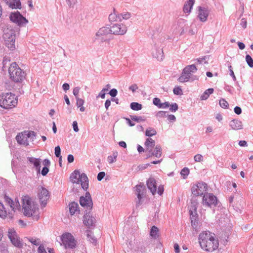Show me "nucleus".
Segmentation results:
<instances>
[{"mask_svg": "<svg viewBox=\"0 0 253 253\" xmlns=\"http://www.w3.org/2000/svg\"><path fill=\"white\" fill-rule=\"evenodd\" d=\"M201 248L205 251L212 253L219 247V241L215 234L209 231L202 232L198 237Z\"/></svg>", "mask_w": 253, "mask_h": 253, "instance_id": "1", "label": "nucleus"}, {"mask_svg": "<svg viewBox=\"0 0 253 253\" xmlns=\"http://www.w3.org/2000/svg\"><path fill=\"white\" fill-rule=\"evenodd\" d=\"M22 200L24 214L26 216H33L34 220H38L39 216L38 205L35 204L32 199L27 195L23 196Z\"/></svg>", "mask_w": 253, "mask_h": 253, "instance_id": "2", "label": "nucleus"}, {"mask_svg": "<svg viewBox=\"0 0 253 253\" xmlns=\"http://www.w3.org/2000/svg\"><path fill=\"white\" fill-rule=\"evenodd\" d=\"M8 74L11 81L16 83H22L26 78V74L16 62L12 63L8 68Z\"/></svg>", "mask_w": 253, "mask_h": 253, "instance_id": "3", "label": "nucleus"}, {"mask_svg": "<svg viewBox=\"0 0 253 253\" xmlns=\"http://www.w3.org/2000/svg\"><path fill=\"white\" fill-rule=\"evenodd\" d=\"M17 102V97L11 92L0 95V106L4 109H10L15 107Z\"/></svg>", "mask_w": 253, "mask_h": 253, "instance_id": "4", "label": "nucleus"}, {"mask_svg": "<svg viewBox=\"0 0 253 253\" xmlns=\"http://www.w3.org/2000/svg\"><path fill=\"white\" fill-rule=\"evenodd\" d=\"M3 39L4 43L10 50H14L15 49L16 35L15 31L11 28H7L4 30Z\"/></svg>", "mask_w": 253, "mask_h": 253, "instance_id": "5", "label": "nucleus"}, {"mask_svg": "<svg viewBox=\"0 0 253 253\" xmlns=\"http://www.w3.org/2000/svg\"><path fill=\"white\" fill-rule=\"evenodd\" d=\"M70 179L73 183L81 184L82 187L84 190H86L88 187V180L86 174H81L78 170H75L70 175Z\"/></svg>", "mask_w": 253, "mask_h": 253, "instance_id": "6", "label": "nucleus"}, {"mask_svg": "<svg viewBox=\"0 0 253 253\" xmlns=\"http://www.w3.org/2000/svg\"><path fill=\"white\" fill-rule=\"evenodd\" d=\"M197 70V69L194 65L187 66L184 68L181 76L178 79V81L180 83L188 82L190 78L191 74L196 72Z\"/></svg>", "mask_w": 253, "mask_h": 253, "instance_id": "7", "label": "nucleus"}, {"mask_svg": "<svg viewBox=\"0 0 253 253\" xmlns=\"http://www.w3.org/2000/svg\"><path fill=\"white\" fill-rule=\"evenodd\" d=\"M34 131L24 132L19 133L16 137L17 142L25 146L29 145V142L35 137Z\"/></svg>", "mask_w": 253, "mask_h": 253, "instance_id": "8", "label": "nucleus"}, {"mask_svg": "<svg viewBox=\"0 0 253 253\" xmlns=\"http://www.w3.org/2000/svg\"><path fill=\"white\" fill-rule=\"evenodd\" d=\"M208 189L207 184L203 182H198L194 184L191 187V192L196 196H201Z\"/></svg>", "mask_w": 253, "mask_h": 253, "instance_id": "9", "label": "nucleus"}, {"mask_svg": "<svg viewBox=\"0 0 253 253\" xmlns=\"http://www.w3.org/2000/svg\"><path fill=\"white\" fill-rule=\"evenodd\" d=\"M62 243L65 248L73 249L76 246V242L71 234L66 233L62 235Z\"/></svg>", "mask_w": 253, "mask_h": 253, "instance_id": "10", "label": "nucleus"}, {"mask_svg": "<svg viewBox=\"0 0 253 253\" xmlns=\"http://www.w3.org/2000/svg\"><path fill=\"white\" fill-rule=\"evenodd\" d=\"M49 197V192L46 188L42 186H40L38 188V197L41 205L43 207H45L46 205Z\"/></svg>", "mask_w": 253, "mask_h": 253, "instance_id": "11", "label": "nucleus"}, {"mask_svg": "<svg viewBox=\"0 0 253 253\" xmlns=\"http://www.w3.org/2000/svg\"><path fill=\"white\" fill-rule=\"evenodd\" d=\"M9 18L12 22L18 26H23L28 22L18 11L11 13Z\"/></svg>", "mask_w": 253, "mask_h": 253, "instance_id": "12", "label": "nucleus"}, {"mask_svg": "<svg viewBox=\"0 0 253 253\" xmlns=\"http://www.w3.org/2000/svg\"><path fill=\"white\" fill-rule=\"evenodd\" d=\"M217 204L216 197L212 194L208 193L203 196V205L210 207L215 206Z\"/></svg>", "mask_w": 253, "mask_h": 253, "instance_id": "13", "label": "nucleus"}, {"mask_svg": "<svg viewBox=\"0 0 253 253\" xmlns=\"http://www.w3.org/2000/svg\"><path fill=\"white\" fill-rule=\"evenodd\" d=\"M8 236L12 244L15 247L18 248H21L22 247L23 244L14 229H10L8 230Z\"/></svg>", "mask_w": 253, "mask_h": 253, "instance_id": "14", "label": "nucleus"}, {"mask_svg": "<svg viewBox=\"0 0 253 253\" xmlns=\"http://www.w3.org/2000/svg\"><path fill=\"white\" fill-rule=\"evenodd\" d=\"M111 34L116 35H124L126 32V27L123 24H115L110 28Z\"/></svg>", "mask_w": 253, "mask_h": 253, "instance_id": "15", "label": "nucleus"}, {"mask_svg": "<svg viewBox=\"0 0 253 253\" xmlns=\"http://www.w3.org/2000/svg\"><path fill=\"white\" fill-rule=\"evenodd\" d=\"M110 34H111L110 28L102 27L98 30L96 36L97 39L100 40L101 41H107V39L105 38L106 37Z\"/></svg>", "mask_w": 253, "mask_h": 253, "instance_id": "16", "label": "nucleus"}, {"mask_svg": "<svg viewBox=\"0 0 253 253\" xmlns=\"http://www.w3.org/2000/svg\"><path fill=\"white\" fill-rule=\"evenodd\" d=\"M80 203L81 205L83 207L91 208L92 206V202L90 194L89 193H86L85 197H81Z\"/></svg>", "mask_w": 253, "mask_h": 253, "instance_id": "17", "label": "nucleus"}, {"mask_svg": "<svg viewBox=\"0 0 253 253\" xmlns=\"http://www.w3.org/2000/svg\"><path fill=\"white\" fill-rule=\"evenodd\" d=\"M198 8V17L201 22H206L209 16L208 10L206 8L202 7L201 6H199Z\"/></svg>", "mask_w": 253, "mask_h": 253, "instance_id": "18", "label": "nucleus"}, {"mask_svg": "<svg viewBox=\"0 0 253 253\" xmlns=\"http://www.w3.org/2000/svg\"><path fill=\"white\" fill-rule=\"evenodd\" d=\"M5 201L6 203L9 205L12 210L15 211L16 210L20 209V205L18 200L17 199H15L14 201H13L11 198L6 196L5 197Z\"/></svg>", "mask_w": 253, "mask_h": 253, "instance_id": "19", "label": "nucleus"}, {"mask_svg": "<svg viewBox=\"0 0 253 253\" xmlns=\"http://www.w3.org/2000/svg\"><path fill=\"white\" fill-rule=\"evenodd\" d=\"M145 191L146 189L144 185H137L135 186V194L137 195L139 203L140 202L143 196L145 193Z\"/></svg>", "mask_w": 253, "mask_h": 253, "instance_id": "20", "label": "nucleus"}, {"mask_svg": "<svg viewBox=\"0 0 253 253\" xmlns=\"http://www.w3.org/2000/svg\"><path fill=\"white\" fill-rule=\"evenodd\" d=\"M147 185L152 194L155 195L157 192V184L155 179L150 178L147 181Z\"/></svg>", "mask_w": 253, "mask_h": 253, "instance_id": "21", "label": "nucleus"}, {"mask_svg": "<svg viewBox=\"0 0 253 253\" xmlns=\"http://www.w3.org/2000/svg\"><path fill=\"white\" fill-rule=\"evenodd\" d=\"M28 160L30 163L34 166L38 173H40L41 170V160L40 159H37L34 157H28Z\"/></svg>", "mask_w": 253, "mask_h": 253, "instance_id": "22", "label": "nucleus"}, {"mask_svg": "<svg viewBox=\"0 0 253 253\" xmlns=\"http://www.w3.org/2000/svg\"><path fill=\"white\" fill-rule=\"evenodd\" d=\"M95 218L92 217L90 214L86 213L84 217V225L88 227H90L95 222Z\"/></svg>", "mask_w": 253, "mask_h": 253, "instance_id": "23", "label": "nucleus"}, {"mask_svg": "<svg viewBox=\"0 0 253 253\" xmlns=\"http://www.w3.org/2000/svg\"><path fill=\"white\" fill-rule=\"evenodd\" d=\"M197 203L192 202L190 206H189V212L191 217V222H193V219H196V216L197 214Z\"/></svg>", "mask_w": 253, "mask_h": 253, "instance_id": "24", "label": "nucleus"}, {"mask_svg": "<svg viewBox=\"0 0 253 253\" xmlns=\"http://www.w3.org/2000/svg\"><path fill=\"white\" fill-rule=\"evenodd\" d=\"M162 149L160 145H157L154 150L153 152L151 153V150H149V154L148 158L152 156L156 158H160L162 155Z\"/></svg>", "mask_w": 253, "mask_h": 253, "instance_id": "25", "label": "nucleus"}, {"mask_svg": "<svg viewBox=\"0 0 253 253\" xmlns=\"http://www.w3.org/2000/svg\"><path fill=\"white\" fill-rule=\"evenodd\" d=\"M230 126L232 129L237 130L241 129L243 128L242 123L238 120H233L230 123Z\"/></svg>", "mask_w": 253, "mask_h": 253, "instance_id": "26", "label": "nucleus"}, {"mask_svg": "<svg viewBox=\"0 0 253 253\" xmlns=\"http://www.w3.org/2000/svg\"><path fill=\"white\" fill-rule=\"evenodd\" d=\"M9 6L12 9H20L21 3L19 0H5Z\"/></svg>", "mask_w": 253, "mask_h": 253, "instance_id": "27", "label": "nucleus"}, {"mask_svg": "<svg viewBox=\"0 0 253 253\" xmlns=\"http://www.w3.org/2000/svg\"><path fill=\"white\" fill-rule=\"evenodd\" d=\"M195 3V0H188L183 6V11L185 13H190Z\"/></svg>", "mask_w": 253, "mask_h": 253, "instance_id": "28", "label": "nucleus"}, {"mask_svg": "<svg viewBox=\"0 0 253 253\" xmlns=\"http://www.w3.org/2000/svg\"><path fill=\"white\" fill-rule=\"evenodd\" d=\"M69 211L71 215L79 213V205L77 203L72 202L69 204Z\"/></svg>", "mask_w": 253, "mask_h": 253, "instance_id": "29", "label": "nucleus"}, {"mask_svg": "<svg viewBox=\"0 0 253 253\" xmlns=\"http://www.w3.org/2000/svg\"><path fill=\"white\" fill-rule=\"evenodd\" d=\"M144 144L146 147L147 150H148L149 148H152L155 146V140L152 138H148L146 139Z\"/></svg>", "mask_w": 253, "mask_h": 253, "instance_id": "30", "label": "nucleus"}, {"mask_svg": "<svg viewBox=\"0 0 253 253\" xmlns=\"http://www.w3.org/2000/svg\"><path fill=\"white\" fill-rule=\"evenodd\" d=\"M121 16H122V15H117L115 13H111L109 15V19L111 22L121 21L122 18Z\"/></svg>", "mask_w": 253, "mask_h": 253, "instance_id": "31", "label": "nucleus"}, {"mask_svg": "<svg viewBox=\"0 0 253 253\" xmlns=\"http://www.w3.org/2000/svg\"><path fill=\"white\" fill-rule=\"evenodd\" d=\"M150 236L154 239H156L159 237V229L155 226H153L150 231Z\"/></svg>", "mask_w": 253, "mask_h": 253, "instance_id": "32", "label": "nucleus"}, {"mask_svg": "<svg viewBox=\"0 0 253 253\" xmlns=\"http://www.w3.org/2000/svg\"><path fill=\"white\" fill-rule=\"evenodd\" d=\"M213 92V88H209L207 89L204 93L201 95V100H206L210 96V94H212Z\"/></svg>", "mask_w": 253, "mask_h": 253, "instance_id": "33", "label": "nucleus"}, {"mask_svg": "<svg viewBox=\"0 0 253 253\" xmlns=\"http://www.w3.org/2000/svg\"><path fill=\"white\" fill-rule=\"evenodd\" d=\"M157 131L153 127H148L145 131V135L147 136L151 137L156 135Z\"/></svg>", "mask_w": 253, "mask_h": 253, "instance_id": "34", "label": "nucleus"}, {"mask_svg": "<svg viewBox=\"0 0 253 253\" xmlns=\"http://www.w3.org/2000/svg\"><path fill=\"white\" fill-rule=\"evenodd\" d=\"M84 104V100L79 97H77V105L80 108V110L81 112H84L85 110L84 107L83 106Z\"/></svg>", "mask_w": 253, "mask_h": 253, "instance_id": "35", "label": "nucleus"}, {"mask_svg": "<svg viewBox=\"0 0 253 253\" xmlns=\"http://www.w3.org/2000/svg\"><path fill=\"white\" fill-rule=\"evenodd\" d=\"M8 214V212L5 210L3 205L1 203H0V217L4 218L6 217Z\"/></svg>", "mask_w": 253, "mask_h": 253, "instance_id": "36", "label": "nucleus"}, {"mask_svg": "<svg viewBox=\"0 0 253 253\" xmlns=\"http://www.w3.org/2000/svg\"><path fill=\"white\" fill-rule=\"evenodd\" d=\"M130 107L133 110L138 111L142 109V105L137 102H132L130 104Z\"/></svg>", "mask_w": 253, "mask_h": 253, "instance_id": "37", "label": "nucleus"}, {"mask_svg": "<svg viewBox=\"0 0 253 253\" xmlns=\"http://www.w3.org/2000/svg\"><path fill=\"white\" fill-rule=\"evenodd\" d=\"M153 56L159 60H162L164 56L163 51L162 49L158 50V53H153Z\"/></svg>", "mask_w": 253, "mask_h": 253, "instance_id": "38", "label": "nucleus"}, {"mask_svg": "<svg viewBox=\"0 0 253 253\" xmlns=\"http://www.w3.org/2000/svg\"><path fill=\"white\" fill-rule=\"evenodd\" d=\"M118 155L117 152L113 153V155L111 156H109L108 157V161L110 164H112L116 161L117 157Z\"/></svg>", "mask_w": 253, "mask_h": 253, "instance_id": "39", "label": "nucleus"}, {"mask_svg": "<svg viewBox=\"0 0 253 253\" xmlns=\"http://www.w3.org/2000/svg\"><path fill=\"white\" fill-rule=\"evenodd\" d=\"M189 169L187 168H184L181 171L180 174L184 179L187 178L189 174Z\"/></svg>", "mask_w": 253, "mask_h": 253, "instance_id": "40", "label": "nucleus"}, {"mask_svg": "<svg viewBox=\"0 0 253 253\" xmlns=\"http://www.w3.org/2000/svg\"><path fill=\"white\" fill-rule=\"evenodd\" d=\"M246 60L250 67H253V59L249 55H247L246 56Z\"/></svg>", "mask_w": 253, "mask_h": 253, "instance_id": "41", "label": "nucleus"}, {"mask_svg": "<svg viewBox=\"0 0 253 253\" xmlns=\"http://www.w3.org/2000/svg\"><path fill=\"white\" fill-rule=\"evenodd\" d=\"M87 237L88 240L90 242L92 243H96V240L92 237V233L90 231H87Z\"/></svg>", "mask_w": 253, "mask_h": 253, "instance_id": "42", "label": "nucleus"}, {"mask_svg": "<svg viewBox=\"0 0 253 253\" xmlns=\"http://www.w3.org/2000/svg\"><path fill=\"white\" fill-rule=\"evenodd\" d=\"M194 159L196 162H201L203 161L204 158L201 154H197L194 156Z\"/></svg>", "mask_w": 253, "mask_h": 253, "instance_id": "43", "label": "nucleus"}, {"mask_svg": "<svg viewBox=\"0 0 253 253\" xmlns=\"http://www.w3.org/2000/svg\"><path fill=\"white\" fill-rule=\"evenodd\" d=\"M219 104L223 108H226L228 106V103L224 99L219 100Z\"/></svg>", "mask_w": 253, "mask_h": 253, "instance_id": "44", "label": "nucleus"}, {"mask_svg": "<svg viewBox=\"0 0 253 253\" xmlns=\"http://www.w3.org/2000/svg\"><path fill=\"white\" fill-rule=\"evenodd\" d=\"M28 240H29V242H30L33 245H35L36 246H38L41 243V241L39 239L30 238V239H28Z\"/></svg>", "mask_w": 253, "mask_h": 253, "instance_id": "45", "label": "nucleus"}, {"mask_svg": "<svg viewBox=\"0 0 253 253\" xmlns=\"http://www.w3.org/2000/svg\"><path fill=\"white\" fill-rule=\"evenodd\" d=\"M131 119L132 120L136 121L137 122H143V121H145V120L144 118H143L141 117H137L136 116H131Z\"/></svg>", "mask_w": 253, "mask_h": 253, "instance_id": "46", "label": "nucleus"}, {"mask_svg": "<svg viewBox=\"0 0 253 253\" xmlns=\"http://www.w3.org/2000/svg\"><path fill=\"white\" fill-rule=\"evenodd\" d=\"M173 93L176 95H180L182 94V90L179 87H175L173 90Z\"/></svg>", "mask_w": 253, "mask_h": 253, "instance_id": "47", "label": "nucleus"}, {"mask_svg": "<svg viewBox=\"0 0 253 253\" xmlns=\"http://www.w3.org/2000/svg\"><path fill=\"white\" fill-rule=\"evenodd\" d=\"M60 152H61L60 147L59 146L55 147V155L57 157H59L60 156Z\"/></svg>", "mask_w": 253, "mask_h": 253, "instance_id": "48", "label": "nucleus"}, {"mask_svg": "<svg viewBox=\"0 0 253 253\" xmlns=\"http://www.w3.org/2000/svg\"><path fill=\"white\" fill-rule=\"evenodd\" d=\"M153 103L154 105L157 106L159 108H160V106L161 104V100L158 98H155L153 99Z\"/></svg>", "mask_w": 253, "mask_h": 253, "instance_id": "49", "label": "nucleus"}, {"mask_svg": "<svg viewBox=\"0 0 253 253\" xmlns=\"http://www.w3.org/2000/svg\"><path fill=\"white\" fill-rule=\"evenodd\" d=\"M49 169L47 167H44L42 168L41 173L43 176H45L48 173Z\"/></svg>", "mask_w": 253, "mask_h": 253, "instance_id": "50", "label": "nucleus"}, {"mask_svg": "<svg viewBox=\"0 0 253 253\" xmlns=\"http://www.w3.org/2000/svg\"><path fill=\"white\" fill-rule=\"evenodd\" d=\"M105 173L104 172H100L97 175V179L98 181H101L105 176Z\"/></svg>", "mask_w": 253, "mask_h": 253, "instance_id": "51", "label": "nucleus"}, {"mask_svg": "<svg viewBox=\"0 0 253 253\" xmlns=\"http://www.w3.org/2000/svg\"><path fill=\"white\" fill-rule=\"evenodd\" d=\"M117 89L113 88L110 91L109 93L111 96L115 97L117 95Z\"/></svg>", "mask_w": 253, "mask_h": 253, "instance_id": "52", "label": "nucleus"}, {"mask_svg": "<svg viewBox=\"0 0 253 253\" xmlns=\"http://www.w3.org/2000/svg\"><path fill=\"white\" fill-rule=\"evenodd\" d=\"M80 89V88L79 87H76L74 88L73 89V94L76 96V98L78 97V96L79 93Z\"/></svg>", "mask_w": 253, "mask_h": 253, "instance_id": "53", "label": "nucleus"}, {"mask_svg": "<svg viewBox=\"0 0 253 253\" xmlns=\"http://www.w3.org/2000/svg\"><path fill=\"white\" fill-rule=\"evenodd\" d=\"M138 88L136 84H133L129 87V89L134 92Z\"/></svg>", "mask_w": 253, "mask_h": 253, "instance_id": "54", "label": "nucleus"}, {"mask_svg": "<svg viewBox=\"0 0 253 253\" xmlns=\"http://www.w3.org/2000/svg\"><path fill=\"white\" fill-rule=\"evenodd\" d=\"M73 129H74V130L75 131V132H78L79 129V128H78V123L77 121H74L73 123Z\"/></svg>", "mask_w": 253, "mask_h": 253, "instance_id": "55", "label": "nucleus"}, {"mask_svg": "<svg viewBox=\"0 0 253 253\" xmlns=\"http://www.w3.org/2000/svg\"><path fill=\"white\" fill-rule=\"evenodd\" d=\"M178 109V105H177L176 103H174V104H172L171 106H170V110L171 111H173V112H175Z\"/></svg>", "mask_w": 253, "mask_h": 253, "instance_id": "56", "label": "nucleus"}, {"mask_svg": "<svg viewBox=\"0 0 253 253\" xmlns=\"http://www.w3.org/2000/svg\"><path fill=\"white\" fill-rule=\"evenodd\" d=\"M234 112L237 115H240L242 113V110L240 107L236 106L234 108Z\"/></svg>", "mask_w": 253, "mask_h": 253, "instance_id": "57", "label": "nucleus"}, {"mask_svg": "<svg viewBox=\"0 0 253 253\" xmlns=\"http://www.w3.org/2000/svg\"><path fill=\"white\" fill-rule=\"evenodd\" d=\"M169 106V104L168 102H166L165 103H161L160 106V108H167Z\"/></svg>", "mask_w": 253, "mask_h": 253, "instance_id": "58", "label": "nucleus"}, {"mask_svg": "<svg viewBox=\"0 0 253 253\" xmlns=\"http://www.w3.org/2000/svg\"><path fill=\"white\" fill-rule=\"evenodd\" d=\"M164 190V187L163 186H159L158 188L157 193L160 195H161L163 193Z\"/></svg>", "mask_w": 253, "mask_h": 253, "instance_id": "59", "label": "nucleus"}, {"mask_svg": "<svg viewBox=\"0 0 253 253\" xmlns=\"http://www.w3.org/2000/svg\"><path fill=\"white\" fill-rule=\"evenodd\" d=\"M228 68H229V71L230 72V75L233 77L234 80L235 81L236 79V77L234 75V72L232 70V66L231 65H230Z\"/></svg>", "mask_w": 253, "mask_h": 253, "instance_id": "60", "label": "nucleus"}, {"mask_svg": "<svg viewBox=\"0 0 253 253\" xmlns=\"http://www.w3.org/2000/svg\"><path fill=\"white\" fill-rule=\"evenodd\" d=\"M38 253H47L43 246H40L38 248Z\"/></svg>", "mask_w": 253, "mask_h": 253, "instance_id": "61", "label": "nucleus"}, {"mask_svg": "<svg viewBox=\"0 0 253 253\" xmlns=\"http://www.w3.org/2000/svg\"><path fill=\"white\" fill-rule=\"evenodd\" d=\"M166 115V112L164 111H159L157 115V117L159 118L165 117Z\"/></svg>", "mask_w": 253, "mask_h": 253, "instance_id": "62", "label": "nucleus"}, {"mask_svg": "<svg viewBox=\"0 0 253 253\" xmlns=\"http://www.w3.org/2000/svg\"><path fill=\"white\" fill-rule=\"evenodd\" d=\"M122 15V16L121 17L123 19H128L130 17V14L128 13H126L124 14H121Z\"/></svg>", "mask_w": 253, "mask_h": 253, "instance_id": "63", "label": "nucleus"}, {"mask_svg": "<svg viewBox=\"0 0 253 253\" xmlns=\"http://www.w3.org/2000/svg\"><path fill=\"white\" fill-rule=\"evenodd\" d=\"M174 249L175 253H179L180 249H179V245H178V244H177V243L174 244Z\"/></svg>", "mask_w": 253, "mask_h": 253, "instance_id": "64", "label": "nucleus"}]
</instances>
